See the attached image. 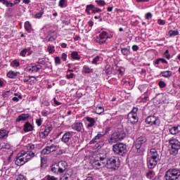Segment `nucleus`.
<instances>
[{"mask_svg": "<svg viewBox=\"0 0 180 180\" xmlns=\"http://www.w3.org/2000/svg\"><path fill=\"white\" fill-rule=\"evenodd\" d=\"M157 150H160V145L158 143H157L155 148L150 149V155L147 158V165L148 168H155L157 164H158L160 155L158 154V151Z\"/></svg>", "mask_w": 180, "mask_h": 180, "instance_id": "obj_1", "label": "nucleus"}, {"mask_svg": "<svg viewBox=\"0 0 180 180\" xmlns=\"http://www.w3.org/2000/svg\"><path fill=\"white\" fill-rule=\"evenodd\" d=\"M33 157H34V153L32 151L26 152L25 150H22L15 158V164L18 167H20L24 165V164H26L28 161H30Z\"/></svg>", "mask_w": 180, "mask_h": 180, "instance_id": "obj_2", "label": "nucleus"}, {"mask_svg": "<svg viewBox=\"0 0 180 180\" xmlns=\"http://www.w3.org/2000/svg\"><path fill=\"white\" fill-rule=\"evenodd\" d=\"M91 165L94 169H101L106 166V155L96 153L93 155Z\"/></svg>", "mask_w": 180, "mask_h": 180, "instance_id": "obj_3", "label": "nucleus"}, {"mask_svg": "<svg viewBox=\"0 0 180 180\" xmlns=\"http://www.w3.org/2000/svg\"><path fill=\"white\" fill-rule=\"evenodd\" d=\"M109 169H117L120 167V162H119V158L112 156L111 158L106 159L105 158V166Z\"/></svg>", "mask_w": 180, "mask_h": 180, "instance_id": "obj_4", "label": "nucleus"}, {"mask_svg": "<svg viewBox=\"0 0 180 180\" xmlns=\"http://www.w3.org/2000/svg\"><path fill=\"white\" fill-rule=\"evenodd\" d=\"M180 170L177 168L169 169L165 174V180H176L179 179Z\"/></svg>", "mask_w": 180, "mask_h": 180, "instance_id": "obj_5", "label": "nucleus"}, {"mask_svg": "<svg viewBox=\"0 0 180 180\" xmlns=\"http://www.w3.org/2000/svg\"><path fill=\"white\" fill-rule=\"evenodd\" d=\"M169 146L170 147V153L175 155L180 150V141L175 138H172L169 140Z\"/></svg>", "mask_w": 180, "mask_h": 180, "instance_id": "obj_6", "label": "nucleus"}, {"mask_svg": "<svg viewBox=\"0 0 180 180\" xmlns=\"http://www.w3.org/2000/svg\"><path fill=\"white\" fill-rule=\"evenodd\" d=\"M112 150L118 155H126L127 146L124 143H116L112 146Z\"/></svg>", "mask_w": 180, "mask_h": 180, "instance_id": "obj_7", "label": "nucleus"}, {"mask_svg": "<svg viewBox=\"0 0 180 180\" xmlns=\"http://www.w3.org/2000/svg\"><path fill=\"white\" fill-rule=\"evenodd\" d=\"M112 36L105 31H103L96 39V41L99 44H107L108 39H111Z\"/></svg>", "mask_w": 180, "mask_h": 180, "instance_id": "obj_8", "label": "nucleus"}, {"mask_svg": "<svg viewBox=\"0 0 180 180\" xmlns=\"http://www.w3.org/2000/svg\"><path fill=\"white\" fill-rule=\"evenodd\" d=\"M146 123H147V124H150V126H160L161 122L160 121V118L158 117L152 115L146 119Z\"/></svg>", "mask_w": 180, "mask_h": 180, "instance_id": "obj_9", "label": "nucleus"}, {"mask_svg": "<svg viewBox=\"0 0 180 180\" xmlns=\"http://www.w3.org/2000/svg\"><path fill=\"white\" fill-rule=\"evenodd\" d=\"M137 109H134L131 112L128 114L127 119L129 123H131V124H136L137 122H139V117H137Z\"/></svg>", "mask_w": 180, "mask_h": 180, "instance_id": "obj_10", "label": "nucleus"}, {"mask_svg": "<svg viewBox=\"0 0 180 180\" xmlns=\"http://www.w3.org/2000/svg\"><path fill=\"white\" fill-rule=\"evenodd\" d=\"M125 137L126 134L124 132H116L112 134L110 140L112 143H117V141H121V140H123Z\"/></svg>", "mask_w": 180, "mask_h": 180, "instance_id": "obj_11", "label": "nucleus"}, {"mask_svg": "<svg viewBox=\"0 0 180 180\" xmlns=\"http://www.w3.org/2000/svg\"><path fill=\"white\" fill-rule=\"evenodd\" d=\"M57 148H58V147L54 145L46 146L41 150V154H42L43 155H46L47 154H50L51 153H54V151H56Z\"/></svg>", "mask_w": 180, "mask_h": 180, "instance_id": "obj_12", "label": "nucleus"}, {"mask_svg": "<svg viewBox=\"0 0 180 180\" xmlns=\"http://www.w3.org/2000/svg\"><path fill=\"white\" fill-rule=\"evenodd\" d=\"M72 136V131H66L61 138V142L64 143L65 144H68Z\"/></svg>", "mask_w": 180, "mask_h": 180, "instance_id": "obj_13", "label": "nucleus"}, {"mask_svg": "<svg viewBox=\"0 0 180 180\" xmlns=\"http://www.w3.org/2000/svg\"><path fill=\"white\" fill-rule=\"evenodd\" d=\"M68 167V164L65 161H60L58 164V172L59 174H63L65 172L67 168Z\"/></svg>", "mask_w": 180, "mask_h": 180, "instance_id": "obj_14", "label": "nucleus"}, {"mask_svg": "<svg viewBox=\"0 0 180 180\" xmlns=\"http://www.w3.org/2000/svg\"><path fill=\"white\" fill-rule=\"evenodd\" d=\"M41 70V65H32L25 68V70L27 72H37V71Z\"/></svg>", "mask_w": 180, "mask_h": 180, "instance_id": "obj_15", "label": "nucleus"}, {"mask_svg": "<svg viewBox=\"0 0 180 180\" xmlns=\"http://www.w3.org/2000/svg\"><path fill=\"white\" fill-rule=\"evenodd\" d=\"M51 130H53V127H51V125H47L45 127L44 131L39 133L40 137H41L42 139H44V137L49 136V133H50Z\"/></svg>", "mask_w": 180, "mask_h": 180, "instance_id": "obj_16", "label": "nucleus"}, {"mask_svg": "<svg viewBox=\"0 0 180 180\" xmlns=\"http://www.w3.org/2000/svg\"><path fill=\"white\" fill-rule=\"evenodd\" d=\"M32 53H33V51H32L31 47L25 48L20 52V56H21V57H26V54L30 56Z\"/></svg>", "mask_w": 180, "mask_h": 180, "instance_id": "obj_17", "label": "nucleus"}, {"mask_svg": "<svg viewBox=\"0 0 180 180\" xmlns=\"http://www.w3.org/2000/svg\"><path fill=\"white\" fill-rule=\"evenodd\" d=\"M82 127H84V124H82V122H75L72 125V130H75L76 131H81Z\"/></svg>", "mask_w": 180, "mask_h": 180, "instance_id": "obj_18", "label": "nucleus"}, {"mask_svg": "<svg viewBox=\"0 0 180 180\" xmlns=\"http://www.w3.org/2000/svg\"><path fill=\"white\" fill-rule=\"evenodd\" d=\"M86 120L89 122L87 124L88 128L93 127V126H95V124L96 123L95 118H92L91 117H86Z\"/></svg>", "mask_w": 180, "mask_h": 180, "instance_id": "obj_19", "label": "nucleus"}, {"mask_svg": "<svg viewBox=\"0 0 180 180\" xmlns=\"http://www.w3.org/2000/svg\"><path fill=\"white\" fill-rule=\"evenodd\" d=\"M169 131L170 134H172L173 136H175V134H178L180 131V126L177 127H172L169 129Z\"/></svg>", "mask_w": 180, "mask_h": 180, "instance_id": "obj_20", "label": "nucleus"}, {"mask_svg": "<svg viewBox=\"0 0 180 180\" xmlns=\"http://www.w3.org/2000/svg\"><path fill=\"white\" fill-rule=\"evenodd\" d=\"M27 119H29V114H21L16 119V122H25Z\"/></svg>", "mask_w": 180, "mask_h": 180, "instance_id": "obj_21", "label": "nucleus"}, {"mask_svg": "<svg viewBox=\"0 0 180 180\" xmlns=\"http://www.w3.org/2000/svg\"><path fill=\"white\" fill-rule=\"evenodd\" d=\"M49 41H54L57 39V33L56 32H50L49 34Z\"/></svg>", "mask_w": 180, "mask_h": 180, "instance_id": "obj_22", "label": "nucleus"}, {"mask_svg": "<svg viewBox=\"0 0 180 180\" xmlns=\"http://www.w3.org/2000/svg\"><path fill=\"white\" fill-rule=\"evenodd\" d=\"M160 75L164 78H170V77H172V72L169 70L162 71L160 72Z\"/></svg>", "mask_w": 180, "mask_h": 180, "instance_id": "obj_23", "label": "nucleus"}, {"mask_svg": "<svg viewBox=\"0 0 180 180\" xmlns=\"http://www.w3.org/2000/svg\"><path fill=\"white\" fill-rule=\"evenodd\" d=\"M32 130H33V126L30 123L26 122L24 125V131H32Z\"/></svg>", "mask_w": 180, "mask_h": 180, "instance_id": "obj_24", "label": "nucleus"}, {"mask_svg": "<svg viewBox=\"0 0 180 180\" xmlns=\"http://www.w3.org/2000/svg\"><path fill=\"white\" fill-rule=\"evenodd\" d=\"M143 146H144V144L136 141L135 147L138 153H141V151H143Z\"/></svg>", "mask_w": 180, "mask_h": 180, "instance_id": "obj_25", "label": "nucleus"}, {"mask_svg": "<svg viewBox=\"0 0 180 180\" xmlns=\"http://www.w3.org/2000/svg\"><path fill=\"white\" fill-rule=\"evenodd\" d=\"M161 102L163 103H169V97L167 95V94H162Z\"/></svg>", "mask_w": 180, "mask_h": 180, "instance_id": "obj_26", "label": "nucleus"}, {"mask_svg": "<svg viewBox=\"0 0 180 180\" xmlns=\"http://www.w3.org/2000/svg\"><path fill=\"white\" fill-rule=\"evenodd\" d=\"M71 57L73 60H81V56H79V54H78L77 51H72L71 53Z\"/></svg>", "mask_w": 180, "mask_h": 180, "instance_id": "obj_27", "label": "nucleus"}, {"mask_svg": "<svg viewBox=\"0 0 180 180\" xmlns=\"http://www.w3.org/2000/svg\"><path fill=\"white\" fill-rule=\"evenodd\" d=\"M83 72L84 74H91V72H94V69L89 68L88 65H84L83 67Z\"/></svg>", "mask_w": 180, "mask_h": 180, "instance_id": "obj_28", "label": "nucleus"}, {"mask_svg": "<svg viewBox=\"0 0 180 180\" xmlns=\"http://www.w3.org/2000/svg\"><path fill=\"white\" fill-rule=\"evenodd\" d=\"M103 112H105V109L102 106H97L94 110V113H96L97 115H102Z\"/></svg>", "mask_w": 180, "mask_h": 180, "instance_id": "obj_29", "label": "nucleus"}, {"mask_svg": "<svg viewBox=\"0 0 180 180\" xmlns=\"http://www.w3.org/2000/svg\"><path fill=\"white\" fill-rule=\"evenodd\" d=\"M8 134H9V132L8 131L5 129H0V139L8 137Z\"/></svg>", "mask_w": 180, "mask_h": 180, "instance_id": "obj_30", "label": "nucleus"}, {"mask_svg": "<svg viewBox=\"0 0 180 180\" xmlns=\"http://www.w3.org/2000/svg\"><path fill=\"white\" fill-rule=\"evenodd\" d=\"M25 30H27L28 33H32V25H30V22L29 21H26L25 22Z\"/></svg>", "mask_w": 180, "mask_h": 180, "instance_id": "obj_31", "label": "nucleus"}, {"mask_svg": "<svg viewBox=\"0 0 180 180\" xmlns=\"http://www.w3.org/2000/svg\"><path fill=\"white\" fill-rule=\"evenodd\" d=\"M103 136H105V134H98L92 140H91V143H96V141H98V140H100L101 139H102V137H103Z\"/></svg>", "mask_w": 180, "mask_h": 180, "instance_id": "obj_32", "label": "nucleus"}, {"mask_svg": "<svg viewBox=\"0 0 180 180\" xmlns=\"http://www.w3.org/2000/svg\"><path fill=\"white\" fill-rule=\"evenodd\" d=\"M7 77L8 78H16L18 77V72H15L14 71H9L8 73H7Z\"/></svg>", "mask_w": 180, "mask_h": 180, "instance_id": "obj_33", "label": "nucleus"}, {"mask_svg": "<svg viewBox=\"0 0 180 180\" xmlns=\"http://www.w3.org/2000/svg\"><path fill=\"white\" fill-rule=\"evenodd\" d=\"M20 66V63L18 60H14L11 63V67L13 68H18V67Z\"/></svg>", "mask_w": 180, "mask_h": 180, "instance_id": "obj_34", "label": "nucleus"}, {"mask_svg": "<svg viewBox=\"0 0 180 180\" xmlns=\"http://www.w3.org/2000/svg\"><path fill=\"white\" fill-rule=\"evenodd\" d=\"M94 10V5L89 4L86 6L85 12L87 13V15H91V11H93Z\"/></svg>", "mask_w": 180, "mask_h": 180, "instance_id": "obj_35", "label": "nucleus"}, {"mask_svg": "<svg viewBox=\"0 0 180 180\" xmlns=\"http://www.w3.org/2000/svg\"><path fill=\"white\" fill-rule=\"evenodd\" d=\"M121 53L123 56H129V54H130V49L127 48H122Z\"/></svg>", "mask_w": 180, "mask_h": 180, "instance_id": "obj_36", "label": "nucleus"}, {"mask_svg": "<svg viewBox=\"0 0 180 180\" xmlns=\"http://www.w3.org/2000/svg\"><path fill=\"white\" fill-rule=\"evenodd\" d=\"M179 34V32L178 30H169V35L170 37H172L174 36H178Z\"/></svg>", "mask_w": 180, "mask_h": 180, "instance_id": "obj_37", "label": "nucleus"}, {"mask_svg": "<svg viewBox=\"0 0 180 180\" xmlns=\"http://www.w3.org/2000/svg\"><path fill=\"white\" fill-rule=\"evenodd\" d=\"M58 5L60 8H67V0H60Z\"/></svg>", "mask_w": 180, "mask_h": 180, "instance_id": "obj_38", "label": "nucleus"}, {"mask_svg": "<svg viewBox=\"0 0 180 180\" xmlns=\"http://www.w3.org/2000/svg\"><path fill=\"white\" fill-rule=\"evenodd\" d=\"M136 141L144 145L146 144V141H147V140L146 139V137L140 136L136 139Z\"/></svg>", "mask_w": 180, "mask_h": 180, "instance_id": "obj_39", "label": "nucleus"}, {"mask_svg": "<svg viewBox=\"0 0 180 180\" xmlns=\"http://www.w3.org/2000/svg\"><path fill=\"white\" fill-rule=\"evenodd\" d=\"M51 171L54 174H58V165H53L51 166Z\"/></svg>", "mask_w": 180, "mask_h": 180, "instance_id": "obj_40", "label": "nucleus"}, {"mask_svg": "<svg viewBox=\"0 0 180 180\" xmlns=\"http://www.w3.org/2000/svg\"><path fill=\"white\" fill-rule=\"evenodd\" d=\"M48 51L50 54H53L55 51H56V49H55V47L53 45H49L48 46Z\"/></svg>", "mask_w": 180, "mask_h": 180, "instance_id": "obj_41", "label": "nucleus"}, {"mask_svg": "<svg viewBox=\"0 0 180 180\" xmlns=\"http://www.w3.org/2000/svg\"><path fill=\"white\" fill-rule=\"evenodd\" d=\"M12 91H4L2 94V96L3 98H8V96H11V95H12Z\"/></svg>", "mask_w": 180, "mask_h": 180, "instance_id": "obj_42", "label": "nucleus"}, {"mask_svg": "<svg viewBox=\"0 0 180 180\" xmlns=\"http://www.w3.org/2000/svg\"><path fill=\"white\" fill-rule=\"evenodd\" d=\"M96 3L98 6H105V5H106V2L103 0H96Z\"/></svg>", "mask_w": 180, "mask_h": 180, "instance_id": "obj_43", "label": "nucleus"}, {"mask_svg": "<svg viewBox=\"0 0 180 180\" xmlns=\"http://www.w3.org/2000/svg\"><path fill=\"white\" fill-rule=\"evenodd\" d=\"M101 60V56H96L95 58H93V60L91 62L92 64H98Z\"/></svg>", "mask_w": 180, "mask_h": 180, "instance_id": "obj_44", "label": "nucleus"}, {"mask_svg": "<svg viewBox=\"0 0 180 180\" xmlns=\"http://www.w3.org/2000/svg\"><path fill=\"white\" fill-rule=\"evenodd\" d=\"M0 146L1 148H6V150H9V148H11V145H9V143H2Z\"/></svg>", "mask_w": 180, "mask_h": 180, "instance_id": "obj_45", "label": "nucleus"}, {"mask_svg": "<svg viewBox=\"0 0 180 180\" xmlns=\"http://www.w3.org/2000/svg\"><path fill=\"white\" fill-rule=\"evenodd\" d=\"M147 178H149V179H151L153 176H154V171L153 170H149L148 173L146 174Z\"/></svg>", "mask_w": 180, "mask_h": 180, "instance_id": "obj_46", "label": "nucleus"}, {"mask_svg": "<svg viewBox=\"0 0 180 180\" xmlns=\"http://www.w3.org/2000/svg\"><path fill=\"white\" fill-rule=\"evenodd\" d=\"M41 16H43V12L42 11L37 13L36 14L34 15V18L35 19H40V18H41Z\"/></svg>", "mask_w": 180, "mask_h": 180, "instance_id": "obj_47", "label": "nucleus"}, {"mask_svg": "<svg viewBox=\"0 0 180 180\" xmlns=\"http://www.w3.org/2000/svg\"><path fill=\"white\" fill-rule=\"evenodd\" d=\"M100 12H102V10L94 6L92 13H99Z\"/></svg>", "mask_w": 180, "mask_h": 180, "instance_id": "obj_48", "label": "nucleus"}, {"mask_svg": "<svg viewBox=\"0 0 180 180\" xmlns=\"http://www.w3.org/2000/svg\"><path fill=\"white\" fill-rule=\"evenodd\" d=\"M158 85L160 88H165L167 86V84L164 81H160Z\"/></svg>", "mask_w": 180, "mask_h": 180, "instance_id": "obj_49", "label": "nucleus"}, {"mask_svg": "<svg viewBox=\"0 0 180 180\" xmlns=\"http://www.w3.org/2000/svg\"><path fill=\"white\" fill-rule=\"evenodd\" d=\"M164 56L167 60H169V58H171V55H169V51L168 49L165 51Z\"/></svg>", "mask_w": 180, "mask_h": 180, "instance_id": "obj_50", "label": "nucleus"}, {"mask_svg": "<svg viewBox=\"0 0 180 180\" xmlns=\"http://www.w3.org/2000/svg\"><path fill=\"white\" fill-rule=\"evenodd\" d=\"M15 180H26V178H25V176H23L22 174H19L16 176Z\"/></svg>", "mask_w": 180, "mask_h": 180, "instance_id": "obj_51", "label": "nucleus"}, {"mask_svg": "<svg viewBox=\"0 0 180 180\" xmlns=\"http://www.w3.org/2000/svg\"><path fill=\"white\" fill-rule=\"evenodd\" d=\"M145 18L146 19H147L148 20H150V19H151V18H153V13H148L145 15Z\"/></svg>", "mask_w": 180, "mask_h": 180, "instance_id": "obj_52", "label": "nucleus"}, {"mask_svg": "<svg viewBox=\"0 0 180 180\" xmlns=\"http://www.w3.org/2000/svg\"><path fill=\"white\" fill-rule=\"evenodd\" d=\"M43 123V120L41 118L37 119L36 120V124H37V126L40 127L41 126V124Z\"/></svg>", "mask_w": 180, "mask_h": 180, "instance_id": "obj_53", "label": "nucleus"}, {"mask_svg": "<svg viewBox=\"0 0 180 180\" xmlns=\"http://www.w3.org/2000/svg\"><path fill=\"white\" fill-rule=\"evenodd\" d=\"M46 180H57V178L54 177L53 176L47 175L46 176Z\"/></svg>", "mask_w": 180, "mask_h": 180, "instance_id": "obj_54", "label": "nucleus"}, {"mask_svg": "<svg viewBox=\"0 0 180 180\" xmlns=\"http://www.w3.org/2000/svg\"><path fill=\"white\" fill-rule=\"evenodd\" d=\"M27 150H34V145L32 143H30L27 146Z\"/></svg>", "mask_w": 180, "mask_h": 180, "instance_id": "obj_55", "label": "nucleus"}, {"mask_svg": "<svg viewBox=\"0 0 180 180\" xmlns=\"http://www.w3.org/2000/svg\"><path fill=\"white\" fill-rule=\"evenodd\" d=\"M30 78H32V77H30V76L25 77L24 79H23V82H25V84L27 83V82H30Z\"/></svg>", "mask_w": 180, "mask_h": 180, "instance_id": "obj_56", "label": "nucleus"}, {"mask_svg": "<svg viewBox=\"0 0 180 180\" xmlns=\"http://www.w3.org/2000/svg\"><path fill=\"white\" fill-rule=\"evenodd\" d=\"M19 99H22V96H18V97H13L12 98V101H13V102H19Z\"/></svg>", "mask_w": 180, "mask_h": 180, "instance_id": "obj_57", "label": "nucleus"}, {"mask_svg": "<svg viewBox=\"0 0 180 180\" xmlns=\"http://www.w3.org/2000/svg\"><path fill=\"white\" fill-rule=\"evenodd\" d=\"M55 63H56V64H61V59H60V57L56 56V57L55 58Z\"/></svg>", "mask_w": 180, "mask_h": 180, "instance_id": "obj_58", "label": "nucleus"}, {"mask_svg": "<svg viewBox=\"0 0 180 180\" xmlns=\"http://www.w3.org/2000/svg\"><path fill=\"white\" fill-rule=\"evenodd\" d=\"M61 58L63 61H67V54L65 53H62Z\"/></svg>", "mask_w": 180, "mask_h": 180, "instance_id": "obj_59", "label": "nucleus"}, {"mask_svg": "<svg viewBox=\"0 0 180 180\" xmlns=\"http://www.w3.org/2000/svg\"><path fill=\"white\" fill-rule=\"evenodd\" d=\"M158 25H165V20L159 19L158 20Z\"/></svg>", "mask_w": 180, "mask_h": 180, "instance_id": "obj_60", "label": "nucleus"}, {"mask_svg": "<svg viewBox=\"0 0 180 180\" xmlns=\"http://www.w3.org/2000/svg\"><path fill=\"white\" fill-rule=\"evenodd\" d=\"M119 74H120V75H123V72H124V68H120L118 70H117Z\"/></svg>", "mask_w": 180, "mask_h": 180, "instance_id": "obj_61", "label": "nucleus"}, {"mask_svg": "<svg viewBox=\"0 0 180 180\" xmlns=\"http://www.w3.org/2000/svg\"><path fill=\"white\" fill-rule=\"evenodd\" d=\"M66 78H68V79H70V78H74V73L66 75Z\"/></svg>", "mask_w": 180, "mask_h": 180, "instance_id": "obj_62", "label": "nucleus"}, {"mask_svg": "<svg viewBox=\"0 0 180 180\" xmlns=\"http://www.w3.org/2000/svg\"><path fill=\"white\" fill-rule=\"evenodd\" d=\"M132 50H133L134 51H137V50H139V46H137V45H134V46H132Z\"/></svg>", "mask_w": 180, "mask_h": 180, "instance_id": "obj_63", "label": "nucleus"}, {"mask_svg": "<svg viewBox=\"0 0 180 180\" xmlns=\"http://www.w3.org/2000/svg\"><path fill=\"white\" fill-rule=\"evenodd\" d=\"M0 2L3 4V5H8V0H0Z\"/></svg>", "mask_w": 180, "mask_h": 180, "instance_id": "obj_64", "label": "nucleus"}]
</instances>
